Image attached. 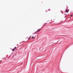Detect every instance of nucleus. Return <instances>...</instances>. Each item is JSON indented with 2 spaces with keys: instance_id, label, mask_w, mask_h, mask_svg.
Instances as JSON below:
<instances>
[{
  "instance_id": "f257e3e1",
  "label": "nucleus",
  "mask_w": 73,
  "mask_h": 73,
  "mask_svg": "<svg viewBox=\"0 0 73 73\" xmlns=\"http://www.w3.org/2000/svg\"><path fill=\"white\" fill-rule=\"evenodd\" d=\"M66 12H67V13H68V12H69V11H68V10H66Z\"/></svg>"
},
{
  "instance_id": "f03ea898",
  "label": "nucleus",
  "mask_w": 73,
  "mask_h": 73,
  "mask_svg": "<svg viewBox=\"0 0 73 73\" xmlns=\"http://www.w3.org/2000/svg\"><path fill=\"white\" fill-rule=\"evenodd\" d=\"M14 50H15V49H13L12 50L13 52H14Z\"/></svg>"
},
{
  "instance_id": "7ed1b4c3",
  "label": "nucleus",
  "mask_w": 73,
  "mask_h": 73,
  "mask_svg": "<svg viewBox=\"0 0 73 73\" xmlns=\"http://www.w3.org/2000/svg\"><path fill=\"white\" fill-rule=\"evenodd\" d=\"M40 30V29H38L37 31H36V32H38V31H39V30Z\"/></svg>"
},
{
  "instance_id": "20e7f679",
  "label": "nucleus",
  "mask_w": 73,
  "mask_h": 73,
  "mask_svg": "<svg viewBox=\"0 0 73 73\" xmlns=\"http://www.w3.org/2000/svg\"><path fill=\"white\" fill-rule=\"evenodd\" d=\"M44 25H45V24H44V25H43L42 26V28H43V27H44Z\"/></svg>"
},
{
  "instance_id": "39448f33",
  "label": "nucleus",
  "mask_w": 73,
  "mask_h": 73,
  "mask_svg": "<svg viewBox=\"0 0 73 73\" xmlns=\"http://www.w3.org/2000/svg\"><path fill=\"white\" fill-rule=\"evenodd\" d=\"M34 38V37L33 36L32 38Z\"/></svg>"
},
{
  "instance_id": "423d86ee",
  "label": "nucleus",
  "mask_w": 73,
  "mask_h": 73,
  "mask_svg": "<svg viewBox=\"0 0 73 73\" xmlns=\"http://www.w3.org/2000/svg\"><path fill=\"white\" fill-rule=\"evenodd\" d=\"M30 38H31V37H29L28 39V40H29V39H30Z\"/></svg>"
},
{
  "instance_id": "0eeeda50",
  "label": "nucleus",
  "mask_w": 73,
  "mask_h": 73,
  "mask_svg": "<svg viewBox=\"0 0 73 73\" xmlns=\"http://www.w3.org/2000/svg\"><path fill=\"white\" fill-rule=\"evenodd\" d=\"M16 47H15V48H14V49H16Z\"/></svg>"
},
{
  "instance_id": "6e6552de",
  "label": "nucleus",
  "mask_w": 73,
  "mask_h": 73,
  "mask_svg": "<svg viewBox=\"0 0 73 73\" xmlns=\"http://www.w3.org/2000/svg\"><path fill=\"white\" fill-rule=\"evenodd\" d=\"M72 16H73L72 15H71L70 16V17H72Z\"/></svg>"
},
{
  "instance_id": "1a4fd4ad",
  "label": "nucleus",
  "mask_w": 73,
  "mask_h": 73,
  "mask_svg": "<svg viewBox=\"0 0 73 73\" xmlns=\"http://www.w3.org/2000/svg\"><path fill=\"white\" fill-rule=\"evenodd\" d=\"M46 24H47V23H46Z\"/></svg>"
},
{
  "instance_id": "9d476101",
  "label": "nucleus",
  "mask_w": 73,
  "mask_h": 73,
  "mask_svg": "<svg viewBox=\"0 0 73 73\" xmlns=\"http://www.w3.org/2000/svg\"><path fill=\"white\" fill-rule=\"evenodd\" d=\"M35 33H34V34Z\"/></svg>"
}]
</instances>
